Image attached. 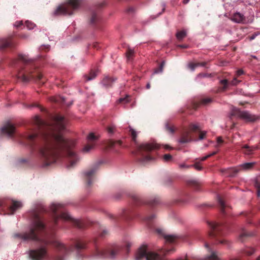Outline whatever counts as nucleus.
<instances>
[{
  "mask_svg": "<svg viewBox=\"0 0 260 260\" xmlns=\"http://www.w3.org/2000/svg\"><path fill=\"white\" fill-rule=\"evenodd\" d=\"M194 167V168L198 170V171H200L201 170H202V167H201V166H200V164L199 162H196L193 165H192V166H190V167Z\"/></svg>",
  "mask_w": 260,
  "mask_h": 260,
  "instance_id": "nucleus-48",
  "label": "nucleus"
},
{
  "mask_svg": "<svg viewBox=\"0 0 260 260\" xmlns=\"http://www.w3.org/2000/svg\"><path fill=\"white\" fill-rule=\"evenodd\" d=\"M160 202V200L158 198H155L153 199H152L150 201H149L148 202L146 203V204H148L150 206H155L156 205H158Z\"/></svg>",
  "mask_w": 260,
  "mask_h": 260,
  "instance_id": "nucleus-32",
  "label": "nucleus"
},
{
  "mask_svg": "<svg viewBox=\"0 0 260 260\" xmlns=\"http://www.w3.org/2000/svg\"><path fill=\"white\" fill-rule=\"evenodd\" d=\"M16 44V41L12 37L0 40V49L13 48Z\"/></svg>",
  "mask_w": 260,
  "mask_h": 260,
  "instance_id": "nucleus-16",
  "label": "nucleus"
},
{
  "mask_svg": "<svg viewBox=\"0 0 260 260\" xmlns=\"http://www.w3.org/2000/svg\"><path fill=\"white\" fill-rule=\"evenodd\" d=\"M217 201L221 213L223 214H225L226 213V211H228L230 208V207L225 203L224 200L220 196H218Z\"/></svg>",
  "mask_w": 260,
  "mask_h": 260,
  "instance_id": "nucleus-20",
  "label": "nucleus"
},
{
  "mask_svg": "<svg viewBox=\"0 0 260 260\" xmlns=\"http://www.w3.org/2000/svg\"><path fill=\"white\" fill-rule=\"evenodd\" d=\"M243 73H244V72L242 70H239L237 72V76H239L243 74Z\"/></svg>",
  "mask_w": 260,
  "mask_h": 260,
  "instance_id": "nucleus-52",
  "label": "nucleus"
},
{
  "mask_svg": "<svg viewBox=\"0 0 260 260\" xmlns=\"http://www.w3.org/2000/svg\"><path fill=\"white\" fill-rule=\"evenodd\" d=\"M115 80V79L111 77H107L104 78L103 80V84L106 87H110L112 86V83Z\"/></svg>",
  "mask_w": 260,
  "mask_h": 260,
  "instance_id": "nucleus-28",
  "label": "nucleus"
},
{
  "mask_svg": "<svg viewBox=\"0 0 260 260\" xmlns=\"http://www.w3.org/2000/svg\"><path fill=\"white\" fill-rule=\"evenodd\" d=\"M191 140V137L189 132L187 131L185 132L181 136L179 140V142L181 143H188Z\"/></svg>",
  "mask_w": 260,
  "mask_h": 260,
  "instance_id": "nucleus-24",
  "label": "nucleus"
},
{
  "mask_svg": "<svg viewBox=\"0 0 260 260\" xmlns=\"http://www.w3.org/2000/svg\"><path fill=\"white\" fill-rule=\"evenodd\" d=\"M157 232L158 233H161V231L160 230H157Z\"/></svg>",
  "mask_w": 260,
  "mask_h": 260,
  "instance_id": "nucleus-64",
  "label": "nucleus"
},
{
  "mask_svg": "<svg viewBox=\"0 0 260 260\" xmlns=\"http://www.w3.org/2000/svg\"><path fill=\"white\" fill-rule=\"evenodd\" d=\"M208 224L210 228V231L209 233V237L214 239L216 244H228L226 240L220 239L225 234L224 230L226 229V225L223 223L212 222H208Z\"/></svg>",
  "mask_w": 260,
  "mask_h": 260,
  "instance_id": "nucleus-7",
  "label": "nucleus"
},
{
  "mask_svg": "<svg viewBox=\"0 0 260 260\" xmlns=\"http://www.w3.org/2000/svg\"><path fill=\"white\" fill-rule=\"evenodd\" d=\"M233 116L239 117L248 122H254L258 118L255 115L250 114L248 111H240L235 107L232 109L230 118L232 119Z\"/></svg>",
  "mask_w": 260,
  "mask_h": 260,
  "instance_id": "nucleus-10",
  "label": "nucleus"
},
{
  "mask_svg": "<svg viewBox=\"0 0 260 260\" xmlns=\"http://www.w3.org/2000/svg\"><path fill=\"white\" fill-rule=\"evenodd\" d=\"M177 47L181 48H187L188 46L186 45H178Z\"/></svg>",
  "mask_w": 260,
  "mask_h": 260,
  "instance_id": "nucleus-53",
  "label": "nucleus"
},
{
  "mask_svg": "<svg viewBox=\"0 0 260 260\" xmlns=\"http://www.w3.org/2000/svg\"><path fill=\"white\" fill-rule=\"evenodd\" d=\"M255 162H247L243 164L238 167L228 168L226 169L221 170V172L226 176L234 177L241 170H248L252 169Z\"/></svg>",
  "mask_w": 260,
  "mask_h": 260,
  "instance_id": "nucleus-11",
  "label": "nucleus"
},
{
  "mask_svg": "<svg viewBox=\"0 0 260 260\" xmlns=\"http://www.w3.org/2000/svg\"><path fill=\"white\" fill-rule=\"evenodd\" d=\"M96 77V73L95 71L91 70L88 75H85L84 76L85 80L88 81L93 80Z\"/></svg>",
  "mask_w": 260,
  "mask_h": 260,
  "instance_id": "nucleus-29",
  "label": "nucleus"
},
{
  "mask_svg": "<svg viewBox=\"0 0 260 260\" xmlns=\"http://www.w3.org/2000/svg\"><path fill=\"white\" fill-rule=\"evenodd\" d=\"M189 1L190 0H183V3L184 4H186L189 2Z\"/></svg>",
  "mask_w": 260,
  "mask_h": 260,
  "instance_id": "nucleus-57",
  "label": "nucleus"
},
{
  "mask_svg": "<svg viewBox=\"0 0 260 260\" xmlns=\"http://www.w3.org/2000/svg\"><path fill=\"white\" fill-rule=\"evenodd\" d=\"M23 25V22L22 21H16L15 23V26L16 27H19L20 26H21V25Z\"/></svg>",
  "mask_w": 260,
  "mask_h": 260,
  "instance_id": "nucleus-50",
  "label": "nucleus"
},
{
  "mask_svg": "<svg viewBox=\"0 0 260 260\" xmlns=\"http://www.w3.org/2000/svg\"><path fill=\"white\" fill-rule=\"evenodd\" d=\"M163 237L166 241L169 243H175L180 240H184V237L176 235H165L163 234Z\"/></svg>",
  "mask_w": 260,
  "mask_h": 260,
  "instance_id": "nucleus-17",
  "label": "nucleus"
},
{
  "mask_svg": "<svg viewBox=\"0 0 260 260\" xmlns=\"http://www.w3.org/2000/svg\"><path fill=\"white\" fill-rule=\"evenodd\" d=\"M186 36V32L184 30L178 31L176 34V37L178 40H181Z\"/></svg>",
  "mask_w": 260,
  "mask_h": 260,
  "instance_id": "nucleus-33",
  "label": "nucleus"
},
{
  "mask_svg": "<svg viewBox=\"0 0 260 260\" xmlns=\"http://www.w3.org/2000/svg\"><path fill=\"white\" fill-rule=\"evenodd\" d=\"M0 130L2 135H6L9 138H12L15 135V127L11 123H7L2 126Z\"/></svg>",
  "mask_w": 260,
  "mask_h": 260,
  "instance_id": "nucleus-15",
  "label": "nucleus"
},
{
  "mask_svg": "<svg viewBox=\"0 0 260 260\" xmlns=\"http://www.w3.org/2000/svg\"><path fill=\"white\" fill-rule=\"evenodd\" d=\"M165 148L167 149H173L172 147H171L170 146L167 145L165 146Z\"/></svg>",
  "mask_w": 260,
  "mask_h": 260,
  "instance_id": "nucleus-56",
  "label": "nucleus"
},
{
  "mask_svg": "<svg viewBox=\"0 0 260 260\" xmlns=\"http://www.w3.org/2000/svg\"><path fill=\"white\" fill-rule=\"evenodd\" d=\"M133 203L136 205H139L143 204V201L138 195H133L132 197Z\"/></svg>",
  "mask_w": 260,
  "mask_h": 260,
  "instance_id": "nucleus-30",
  "label": "nucleus"
},
{
  "mask_svg": "<svg viewBox=\"0 0 260 260\" xmlns=\"http://www.w3.org/2000/svg\"><path fill=\"white\" fill-rule=\"evenodd\" d=\"M115 126L113 125H110L107 127V131L109 134H113L114 133Z\"/></svg>",
  "mask_w": 260,
  "mask_h": 260,
  "instance_id": "nucleus-44",
  "label": "nucleus"
},
{
  "mask_svg": "<svg viewBox=\"0 0 260 260\" xmlns=\"http://www.w3.org/2000/svg\"><path fill=\"white\" fill-rule=\"evenodd\" d=\"M199 66H205L206 64V63L205 62H201V63H199Z\"/></svg>",
  "mask_w": 260,
  "mask_h": 260,
  "instance_id": "nucleus-59",
  "label": "nucleus"
},
{
  "mask_svg": "<svg viewBox=\"0 0 260 260\" xmlns=\"http://www.w3.org/2000/svg\"><path fill=\"white\" fill-rule=\"evenodd\" d=\"M158 148V145L154 143H145L140 144L138 146L137 154L138 161L142 164H144L153 160V157L146 153Z\"/></svg>",
  "mask_w": 260,
  "mask_h": 260,
  "instance_id": "nucleus-8",
  "label": "nucleus"
},
{
  "mask_svg": "<svg viewBox=\"0 0 260 260\" xmlns=\"http://www.w3.org/2000/svg\"><path fill=\"white\" fill-rule=\"evenodd\" d=\"M25 26L28 29H32L35 27L36 24L27 20L25 22Z\"/></svg>",
  "mask_w": 260,
  "mask_h": 260,
  "instance_id": "nucleus-40",
  "label": "nucleus"
},
{
  "mask_svg": "<svg viewBox=\"0 0 260 260\" xmlns=\"http://www.w3.org/2000/svg\"><path fill=\"white\" fill-rule=\"evenodd\" d=\"M240 82L239 80H238L236 78H234V79L231 81L230 83L227 79H223L220 81L221 85H223L222 89L225 90L228 87V85L230 84L232 85H236Z\"/></svg>",
  "mask_w": 260,
  "mask_h": 260,
  "instance_id": "nucleus-22",
  "label": "nucleus"
},
{
  "mask_svg": "<svg viewBox=\"0 0 260 260\" xmlns=\"http://www.w3.org/2000/svg\"><path fill=\"white\" fill-rule=\"evenodd\" d=\"M174 249H165L160 252V254H158L153 251H149L148 250L147 246L146 245L142 246L138 250L136 255V260H141L142 258H145L146 260H166L163 256L160 254L165 255L168 253L174 251Z\"/></svg>",
  "mask_w": 260,
  "mask_h": 260,
  "instance_id": "nucleus-6",
  "label": "nucleus"
},
{
  "mask_svg": "<svg viewBox=\"0 0 260 260\" xmlns=\"http://www.w3.org/2000/svg\"><path fill=\"white\" fill-rule=\"evenodd\" d=\"M45 209L41 207L39 210H35L31 214L32 223L29 231L23 233L14 234L15 238H19L24 241L38 242L39 247L29 250V256L32 260H46L49 258L48 246L52 245L57 250L55 260H64L63 256L74 249L78 251L86 248L84 241L76 240L74 245L66 247L63 243L51 237L43 222L41 213L45 212Z\"/></svg>",
  "mask_w": 260,
  "mask_h": 260,
  "instance_id": "nucleus-2",
  "label": "nucleus"
},
{
  "mask_svg": "<svg viewBox=\"0 0 260 260\" xmlns=\"http://www.w3.org/2000/svg\"><path fill=\"white\" fill-rule=\"evenodd\" d=\"M165 61H162L161 62V63H160V64L159 67L158 68H157V69H156L155 70V71H154V73H155V74H157V73H161V72H162V71H163V69H164V66H165Z\"/></svg>",
  "mask_w": 260,
  "mask_h": 260,
  "instance_id": "nucleus-38",
  "label": "nucleus"
},
{
  "mask_svg": "<svg viewBox=\"0 0 260 260\" xmlns=\"http://www.w3.org/2000/svg\"><path fill=\"white\" fill-rule=\"evenodd\" d=\"M212 101V99L209 98H203L201 100L200 103H195L193 104V108L195 109H197V108L200 105H207L210 103Z\"/></svg>",
  "mask_w": 260,
  "mask_h": 260,
  "instance_id": "nucleus-25",
  "label": "nucleus"
},
{
  "mask_svg": "<svg viewBox=\"0 0 260 260\" xmlns=\"http://www.w3.org/2000/svg\"><path fill=\"white\" fill-rule=\"evenodd\" d=\"M166 128L167 131H168L169 132L172 134L174 132L173 126L169 122H167L166 124Z\"/></svg>",
  "mask_w": 260,
  "mask_h": 260,
  "instance_id": "nucleus-39",
  "label": "nucleus"
},
{
  "mask_svg": "<svg viewBox=\"0 0 260 260\" xmlns=\"http://www.w3.org/2000/svg\"><path fill=\"white\" fill-rule=\"evenodd\" d=\"M180 167L188 168L189 167L185 165V164H181L180 165Z\"/></svg>",
  "mask_w": 260,
  "mask_h": 260,
  "instance_id": "nucleus-55",
  "label": "nucleus"
},
{
  "mask_svg": "<svg viewBox=\"0 0 260 260\" xmlns=\"http://www.w3.org/2000/svg\"><path fill=\"white\" fill-rule=\"evenodd\" d=\"M135 52L134 50L131 48H128L125 54L126 58L128 61H131L134 56Z\"/></svg>",
  "mask_w": 260,
  "mask_h": 260,
  "instance_id": "nucleus-31",
  "label": "nucleus"
},
{
  "mask_svg": "<svg viewBox=\"0 0 260 260\" xmlns=\"http://www.w3.org/2000/svg\"><path fill=\"white\" fill-rule=\"evenodd\" d=\"M245 252L246 254L250 255L254 252V250L252 248H247L245 250Z\"/></svg>",
  "mask_w": 260,
  "mask_h": 260,
  "instance_id": "nucleus-46",
  "label": "nucleus"
},
{
  "mask_svg": "<svg viewBox=\"0 0 260 260\" xmlns=\"http://www.w3.org/2000/svg\"><path fill=\"white\" fill-rule=\"evenodd\" d=\"M108 234V232L104 230L102 231V232L100 234V237H104L105 235H106Z\"/></svg>",
  "mask_w": 260,
  "mask_h": 260,
  "instance_id": "nucleus-51",
  "label": "nucleus"
},
{
  "mask_svg": "<svg viewBox=\"0 0 260 260\" xmlns=\"http://www.w3.org/2000/svg\"><path fill=\"white\" fill-rule=\"evenodd\" d=\"M231 20L237 23L245 24L246 18L244 15L240 12H236L231 17Z\"/></svg>",
  "mask_w": 260,
  "mask_h": 260,
  "instance_id": "nucleus-18",
  "label": "nucleus"
},
{
  "mask_svg": "<svg viewBox=\"0 0 260 260\" xmlns=\"http://www.w3.org/2000/svg\"><path fill=\"white\" fill-rule=\"evenodd\" d=\"M81 1L69 0L68 3L59 6L54 11L53 15L58 16L61 15H71L73 14L74 11L79 7Z\"/></svg>",
  "mask_w": 260,
  "mask_h": 260,
  "instance_id": "nucleus-9",
  "label": "nucleus"
},
{
  "mask_svg": "<svg viewBox=\"0 0 260 260\" xmlns=\"http://www.w3.org/2000/svg\"><path fill=\"white\" fill-rule=\"evenodd\" d=\"M64 101H65L64 99L63 98H61V102L63 103L64 102Z\"/></svg>",
  "mask_w": 260,
  "mask_h": 260,
  "instance_id": "nucleus-62",
  "label": "nucleus"
},
{
  "mask_svg": "<svg viewBox=\"0 0 260 260\" xmlns=\"http://www.w3.org/2000/svg\"><path fill=\"white\" fill-rule=\"evenodd\" d=\"M128 96H126L123 98H120L118 100V102L120 103H127L128 102Z\"/></svg>",
  "mask_w": 260,
  "mask_h": 260,
  "instance_id": "nucleus-47",
  "label": "nucleus"
},
{
  "mask_svg": "<svg viewBox=\"0 0 260 260\" xmlns=\"http://www.w3.org/2000/svg\"><path fill=\"white\" fill-rule=\"evenodd\" d=\"M255 36V35H253L251 36H250V39L251 40L254 39Z\"/></svg>",
  "mask_w": 260,
  "mask_h": 260,
  "instance_id": "nucleus-60",
  "label": "nucleus"
},
{
  "mask_svg": "<svg viewBox=\"0 0 260 260\" xmlns=\"http://www.w3.org/2000/svg\"><path fill=\"white\" fill-rule=\"evenodd\" d=\"M155 216L154 215H151L149 216H147L145 218V220L148 222H150L154 218Z\"/></svg>",
  "mask_w": 260,
  "mask_h": 260,
  "instance_id": "nucleus-49",
  "label": "nucleus"
},
{
  "mask_svg": "<svg viewBox=\"0 0 260 260\" xmlns=\"http://www.w3.org/2000/svg\"><path fill=\"white\" fill-rule=\"evenodd\" d=\"M94 242L95 248L92 255L96 257L113 259L118 254L121 250L120 247L117 245H111L100 247L98 246L95 241Z\"/></svg>",
  "mask_w": 260,
  "mask_h": 260,
  "instance_id": "nucleus-5",
  "label": "nucleus"
},
{
  "mask_svg": "<svg viewBox=\"0 0 260 260\" xmlns=\"http://www.w3.org/2000/svg\"><path fill=\"white\" fill-rule=\"evenodd\" d=\"M189 184L196 190L199 189L200 184L199 183L194 180H191L189 182Z\"/></svg>",
  "mask_w": 260,
  "mask_h": 260,
  "instance_id": "nucleus-35",
  "label": "nucleus"
},
{
  "mask_svg": "<svg viewBox=\"0 0 260 260\" xmlns=\"http://www.w3.org/2000/svg\"><path fill=\"white\" fill-rule=\"evenodd\" d=\"M224 142L222 138L221 137H218L217 138V145L215 146L216 148L219 147L221 145H222Z\"/></svg>",
  "mask_w": 260,
  "mask_h": 260,
  "instance_id": "nucleus-42",
  "label": "nucleus"
},
{
  "mask_svg": "<svg viewBox=\"0 0 260 260\" xmlns=\"http://www.w3.org/2000/svg\"><path fill=\"white\" fill-rule=\"evenodd\" d=\"M163 159L166 162H169L172 160V156L170 154H166L163 156Z\"/></svg>",
  "mask_w": 260,
  "mask_h": 260,
  "instance_id": "nucleus-41",
  "label": "nucleus"
},
{
  "mask_svg": "<svg viewBox=\"0 0 260 260\" xmlns=\"http://www.w3.org/2000/svg\"><path fill=\"white\" fill-rule=\"evenodd\" d=\"M40 61L45 59L41 56L37 59H29L25 55L19 54L18 57L12 61V65L17 70V78L26 82L34 79L39 83L44 84L46 79L41 73L38 68Z\"/></svg>",
  "mask_w": 260,
  "mask_h": 260,
  "instance_id": "nucleus-3",
  "label": "nucleus"
},
{
  "mask_svg": "<svg viewBox=\"0 0 260 260\" xmlns=\"http://www.w3.org/2000/svg\"><path fill=\"white\" fill-rule=\"evenodd\" d=\"M217 151H214V152L207 155L206 156L202 157L200 159V160L201 161H204V160H206L207 158H208L209 157L215 155L216 154H217Z\"/></svg>",
  "mask_w": 260,
  "mask_h": 260,
  "instance_id": "nucleus-43",
  "label": "nucleus"
},
{
  "mask_svg": "<svg viewBox=\"0 0 260 260\" xmlns=\"http://www.w3.org/2000/svg\"><path fill=\"white\" fill-rule=\"evenodd\" d=\"M34 122L39 129L40 134L21 135L20 143L27 145L32 152H38L39 160L44 167L53 164L59 157H64L67 167H74L79 158L73 150L75 141L63 136L62 132L67 123L65 118L56 115L52 122L49 123L36 116Z\"/></svg>",
  "mask_w": 260,
  "mask_h": 260,
  "instance_id": "nucleus-1",
  "label": "nucleus"
},
{
  "mask_svg": "<svg viewBox=\"0 0 260 260\" xmlns=\"http://www.w3.org/2000/svg\"><path fill=\"white\" fill-rule=\"evenodd\" d=\"M252 236V234L248 233L245 229H243L239 235V240L243 242L247 238Z\"/></svg>",
  "mask_w": 260,
  "mask_h": 260,
  "instance_id": "nucleus-27",
  "label": "nucleus"
},
{
  "mask_svg": "<svg viewBox=\"0 0 260 260\" xmlns=\"http://www.w3.org/2000/svg\"><path fill=\"white\" fill-rule=\"evenodd\" d=\"M230 260H240V259H237V258H232ZM257 260H260V256L257 258Z\"/></svg>",
  "mask_w": 260,
  "mask_h": 260,
  "instance_id": "nucleus-61",
  "label": "nucleus"
},
{
  "mask_svg": "<svg viewBox=\"0 0 260 260\" xmlns=\"http://www.w3.org/2000/svg\"><path fill=\"white\" fill-rule=\"evenodd\" d=\"M189 129L192 132H198V131L200 132V134H199V139L200 140H202L205 138L207 132L206 131H201L198 125L191 123L189 125Z\"/></svg>",
  "mask_w": 260,
  "mask_h": 260,
  "instance_id": "nucleus-21",
  "label": "nucleus"
},
{
  "mask_svg": "<svg viewBox=\"0 0 260 260\" xmlns=\"http://www.w3.org/2000/svg\"><path fill=\"white\" fill-rule=\"evenodd\" d=\"M11 205L8 207V214L9 215L14 214L15 211L20 208L22 206L20 202L14 200H11Z\"/></svg>",
  "mask_w": 260,
  "mask_h": 260,
  "instance_id": "nucleus-19",
  "label": "nucleus"
},
{
  "mask_svg": "<svg viewBox=\"0 0 260 260\" xmlns=\"http://www.w3.org/2000/svg\"><path fill=\"white\" fill-rule=\"evenodd\" d=\"M150 88V84L149 83H148L146 85V88L149 89Z\"/></svg>",
  "mask_w": 260,
  "mask_h": 260,
  "instance_id": "nucleus-58",
  "label": "nucleus"
},
{
  "mask_svg": "<svg viewBox=\"0 0 260 260\" xmlns=\"http://www.w3.org/2000/svg\"><path fill=\"white\" fill-rule=\"evenodd\" d=\"M199 63L191 62L189 64V67L192 71H193L196 68L199 66Z\"/></svg>",
  "mask_w": 260,
  "mask_h": 260,
  "instance_id": "nucleus-45",
  "label": "nucleus"
},
{
  "mask_svg": "<svg viewBox=\"0 0 260 260\" xmlns=\"http://www.w3.org/2000/svg\"><path fill=\"white\" fill-rule=\"evenodd\" d=\"M254 186L257 189V195L258 197H260V181L256 179L254 182Z\"/></svg>",
  "mask_w": 260,
  "mask_h": 260,
  "instance_id": "nucleus-36",
  "label": "nucleus"
},
{
  "mask_svg": "<svg viewBox=\"0 0 260 260\" xmlns=\"http://www.w3.org/2000/svg\"><path fill=\"white\" fill-rule=\"evenodd\" d=\"M92 47H93V48H94L95 49H98L99 48V44L98 43H94L93 44Z\"/></svg>",
  "mask_w": 260,
  "mask_h": 260,
  "instance_id": "nucleus-54",
  "label": "nucleus"
},
{
  "mask_svg": "<svg viewBox=\"0 0 260 260\" xmlns=\"http://www.w3.org/2000/svg\"><path fill=\"white\" fill-rule=\"evenodd\" d=\"M122 143L120 141H114L112 140H109L106 142L105 146L107 149H114L116 145L121 146Z\"/></svg>",
  "mask_w": 260,
  "mask_h": 260,
  "instance_id": "nucleus-23",
  "label": "nucleus"
},
{
  "mask_svg": "<svg viewBox=\"0 0 260 260\" xmlns=\"http://www.w3.org/2000/svg\"><path fill=\"white\" fill-rule=\"evenodd\" d=\"M129 132L131 133V135L133 141H134L135 143H136V138H137L136 132L134 129L132 128L131 127H129Z\"/></svg>",
  "mask_w": 260,
  "mask_h": 260,
  "instance_id": "nucleus-37",
  "label": "nucleus"
},
{
  "mask_svg": "<svg viewBox=\"0 0 260 260\" xmlns=\"http://www.w3.org/2000/svg\"><path fill=\"white\" fill-rule=\"evenodd\" d=\"M52 212V224L55 226L57 224L58 220L62 219L66 221L72 222L74 225L79 229L85 227V223L81 220L72 218L63 209V206L60 204H53L50 207Z\"/></svg>",
  "mask_w": 260,
  "mask_h": 260,
  "instance_id": "nucleus-4",
  "label": "nucleus"
},
{
  "mask_svg": "<svg viewBox=\"0 0 260 260\" xmlns=\"http://www.w3.org/2000/svg\"><path fill=\"white\" fill-rule=\"evenodd\" d=\"M98 139L93 133L89 134L87 137L88 143L83 148V152L87 153L93 149L96 145L95 141Z\"/></svg>",
  "mask_w": 260,
  "mask_h": 260,
  "instance_id": "nucleus-14",
  "label": "nucleus"
},
{
  "mask_svg": "<svg viewBox=\"0 0 260 260\" xmlns=\"http://www.w3.org/2000/svg\"><path fill=\"white\" fill-rule=\"evenodd\" d=\"M98 20V17L96 13L93 12L91 14V16L90 19L91 24H94Z\"/></svg>",
  "mask_w": 260,
  "mask_h": 260,
  "instance_id": "nucleus-34",
  "label": "nucleus"
},
{
  "mask_svg": "<svg viewBox=\"0 0 260 260\" xmlns=\"http://www.w3.org/2000/svg\"><path fill=\"white\" fill-rule=\"evenodd\" d=\"M54 102H59V100H58V99H55V100H54Z\"/></svg>",
  "mask_w": 260,
  "mask_h": 260,
  "instance_id": "nucleus-63",
  "label": "nucleus"
},
{
  "mask_svg": "<svg viewBox=\"0 0 260 260\" xmlns=\"http://www.w3.org/2000/svg\"><path fill=\"white\" fill-rule=\"evenodd\" d=\"M205 247L207 249V254L205 257L204 260H221V255L215 250L208 243H205Z\"/></svg>",
  "mask_w": 260,
  "mask_h": 260,
  "instance_id": "nucleus-13",
  "label": "nucleus"
},
{
  "mask_svg": "<svg viewBox=\"0 0 260 260\" xmlns=\"http://www.w3.org/2000/svg\"><path fill=\"white\" fill-rule=\"evenodd\" d=\"M99 164H94L88 170L84 172V178L86 185L89 187L93 183L94 175L98 170Z\"/></svg>",
  "mask_w": 260,
  "mask_h": 260,
  "instance_id": "nucleus-12",
  "label": "nucleus"
},
{
  "mask_svg": "<svg viewBox=\"0 0 260 260\" xmlns=\"http://www.w3.org/2000/svg\"><path fill=\"white\" fill-rule=\"evenodd\" d=\"M243 148L245 149V153L247 154H250L252 152L257 149H260V142L258 144L255 146L249 147L247 145L243 146Z\"/></svg>",
  "mask_w": 260,
  "mask_h": 260,
  "instance_id": "nucleus-26",
  "label": "nucleus"
}]
</instances>
